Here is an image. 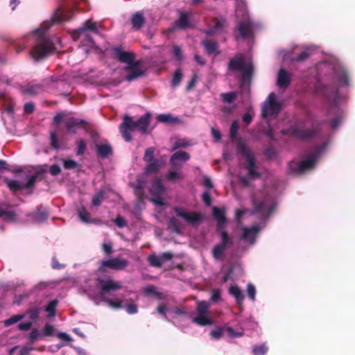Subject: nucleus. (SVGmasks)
Here are the masks:
<instances>
[{
    "label": "nucleus",
    "instance_id": "nucleus-44",
    "mask_svg": "<svg viewBox=\"0 0 355 355\" xmlns=\"http://www.w3.org/2000/svg\"><path fill=\"white\" fill-rule=\"evenodd\" d=\"M155 152V147H149L145 150V153L143 157L144 162H148L150 161L155 160L154 154Z\"/></svg>",
    "mask_w": 355,
    "mask_h": 355
},
{
    "label": "nucleus",
    "instance_id": "nucleus-7",
    "mask_svg": "<svg viewBox=\"0 0 355 355\" xmlns=\"http://www.w3.org/2000/svg\"><path fill=\"white\" fill-rule=\"evenodd\" d=\"M237 150L246 158L243 166L248 170L249 177L252 179L260 178L261 173L257 171L256 160L253 153L248 149L245 143L241 141L237 144Z\"/></svg>",
    "mask_w": 355,
    "mask_h": 355
},
{
    "label": "nucleus",
    "instance_id": "nucleus-47",
    "mask_svg": "<svg viewBox=\"0 0 355 355\" xmlns=\"http://www.w3.org/2000/svg\"><path fill=\"white\" fill-rule=\"evenodd\" d=\"M239 130V123L236 121H234L230 126V137L231 140H234L236 138Z\"/></svg>",
    "mask_w": 355,
    "mask_h": 355
},
{
    "label": "nucleus",
    "instance_id": "nucleus-14",
    "mask_svg": "<svg viewBox=\"0 0 355 355\" xmlns=\"http://www.w3.org/2000/svg\"><path fill=\"white\" fill-rule=\"evenodd\" d=\"M113 53L114 56L123 63H126L128 65L135 62V55L134 53L130 52H126L123 51L121 46L115 47L113 49Z\"/></svg>",
    "mask_w": 355,
    "mask_h": 355
},
{
    "label": "nucleus",
    "instance_id": "nucleus-5",
    "mask_svg": "<svg viewBox=\"0 0 355 355\" xmlns=\"http://www.w3.org/2000/svg\"><path fill=\"white\" fill-rule=\"evenodd\" d=\"M88 31L93 32L95 34H99L97 28L96 23L92 19H89L85 21L83 25L71 32V36L74 41L80 40L81 37L84 38L85 45L94 44V40Z\"/></svg>",
    "mask_w": 355,
    "mask_h": 355
},
{
    "label": "nucleus",
    "instance_id": "nucleus-27",
    "mask_svg": "<svg viewBox=\"0 0 355 355\" xmlns=\"http://www.w3.org/2000/svg\"><path fill=\"white\" fill-rule=\"evenodd\" d=\"M225 223H218V231H220V236H221V241L219 243L224 245L226 248H228L233 243L232 239L228 233L225 231L222 230V229L224 227V225Z\"/></svg>",
    "mask_w": 355,
    "mask_h": 355
},
{
    "label": "nucleus",
    "instance_id": "nucleus-15",
    "mask_svg": "<svg viewBox=\"0 0 355 355\" xmlns=\"http://www.w3.org/2000/svg\"><path fill=\"white\" fill-rule=\"evenodd\" d=\"M64 123L67 131L70 133L76 134V130L80 126L83 128L86 129V126L88 123L80 119L75 118V117H69L64 120Z\"/></svg>",
    "mask_w": 355,
    "mask_h": 355
},
{
    "label": "nucleus",
    "instance_id": "nucleus-20",
    "mask_svg": "<svg viewBox=\"0 0 355 355\" xmlns=\"http://www.w3.org/2000/svg\"><path fill=\"white\" fill-rule=\"evenodd\" d=\"M130 22L133 30L139 31L146 22L143 12L137 11L133 13L130 19Z\"/></svg>",
    "mask_w": 355,
    "mask_h": 355
},
{
    "label": "nucleus",
    "instance_id": "nucleus-60",
    "mask_svg": "<svg viewBox=\"0 0 355 355\" xmlns=\"http://www.w3.org/2000/svg\"><path fill=\"white\" fill-rule=\"evenodd\" d=\"M247 293L249 298L251 299L252 300H254L256 291L254 286L252 284H248L247 288Z\"/></svg>",
    "mask_w": 355,
    "mask_h": 355
},
{
    "label": "nucleus",
    "instance_id": "nucleus-63",
    "mask_svg": "<svg viewBox=\"0 0 355 355\" xmlns=\"http://www.w3.org/2000/svg\"><path fill=\"white\" fill-rule=\"evenodd\" d=\"M49 172L53 176L58 175L61 172L60 166L57 164H53L49 168Z\"/></svg>",
    "mask_w": 355,
    "mask_h": 355
},
{
    "label": "nucleus",
    "instance_id": "nucleus-40",
    "mask_svg": "<svg viewBox=\"0 0 355 355\" xmlns=\"http://www.w3.org/2000/svg\"><path fill=\"white\" fill-rule=\"evenodd\" d=\"M236 98V93L235 92H231L227 93H222L220 94V98L225 103H232Z\"/></svg>",
    "mask_w": 355,
    "mask_h": 355
},
{
    "label": "nucleus",
    "instance_id": "nucleus-31",
    "mask_svg": "<svg viewBox=\"0 0 355 355\" xmlns=\"http://www.w3.org/2000/svg\"><path fill=\"white\" fill-rule=\"evenodd\" d=\"M213 216L217 222H226L225 209L224 207H214Z\"/></svg>",
    "mask_w": 355,
    "mask_h": 355
},
{
    "label": "nucleus",
    "instance_id": "nucleus-53",
    "mask_svg": "<svg viewBox=\"0 0 355 355\" xmlns=\"http://www.w3.org/2000/svg\"><path fill=\"white\" fill-rule=\"evenodd\" d=\"M86 150V143L84 139H80L77 143V155H82Z\"/></svg>",
    "mask_w": 355,
    "mask_h": 355
},
{
    "label": "nucleus",
    "instance_id": "nucleus-43",
    "mask_svg": "<svg viewBox=\"0 0 355 355\" xmlns=\"http://www.w3.org/2000/svg\"><path fill=\"white\" fill-rule=\"evenodd\" d=\"M7 185H8V188L12 191H14V192L20 191L24 188V186L19 181L14 180H8L7 182Z\"/></svg>",
    "mask_w": 355,
    "mask_h": 355
},
{
    "label": "nucleus",
    "instance_id": "nucleus-22",
    "mask_svg": "<svg viewBox=\"0 0 355 355\" xmlns=\"http://www.w3.org/2000/svg\"><path fill=\"white\" fill-rule=\"evenodd\" d=\"M201 44L204 46L206 53L208 55H218L220 53L219 45L216 41L212 40H205L201 42Z\"/></svg>",
    "mask_w": 355,
    "mask_h": 355
},
{
    "label": "nucleus",
    "instance_id": "nucleus-12",
    "mask_svg": "<svg viewBox=\"0 0 355 355\" xmlns=\"http://www.w3.org/2000/svg\"><path fill=\"white\" fill-rule=\"evenodd\" d=\"M164 191V187L162 184V180L159 178H156L153 180L152 186L150 189V192L154 198L152 199L153 202L159 205L164 204L162 195Z\"/></svg>",
    "mask_w": 355,
    "mask_h": 355
},
{
    "label": "nucleus",
    "instance_id": "nucleus-23",
    "mask_svg": "<svg viewBox=\"0 0 355 355\" xmlns=\"http://www.w3.org/2000/svg\"><path fill=\"white\" fill-rule=\"evenodd\" d=\"M237 29L243 39H246L252 35V27L249 21H240Z\"/></svg>",
    "mask_w": 355,
    "mask_h": 355
},
{
    "label": "nucleus",
    "instance_id": "nucleus-6",
    "mask_svg": "<svg viewBox=\"0 0 355 355\" xmlns=\"http://www.w3.org/2000/svg\"><path fill=\"white\" fill-rule=\"evenodd\" d=\"M78 4V0H64L61 6L53 15L54 23L67 21L73 19L75 9Z\"/></svg>",
    "mask_w": 355,
    "mask_h": 355
},
{
    "label": "nucleus",
    "instance_id": "nucleus-58",
    "mask_svg": "<svg viewBox=\"0 0 355 355\" xmlns=\"http://www.w3.org/2000/svg\"><path fill=\"white\" fill-rule=\"evenodd\" d=\"M78 163L73 159L64 160V168L65 169H73L76 168Z\"/></svg>",
    "mask_w": 355,
    "mask_h": 355
},
{
    "label": "nucleus",
    "instance_id": "nucleus-28",
    "mask_svg": "<svg viewBox=\"0 0 355 355\" xmlns=\"http://www.w3.org/2000/svg\"><path fill=\"white\" fill-rule=\"evenodd\" d=\"M229 293L235 297L236 302L239 306L243 304L244 295L238 286L232 285L229 288Z\"/></svg>",
    "mask_w": 355,
    "mask_h": 355
},
{
    "label": "nucleus",
    "instance_id": "nucleus-59",
    "mask_svg": "<svg viewBox=\"0 0 355 355\" xmlns=\"http://www.w3.org/2000/svg\"><path fill=\"white\" fill-rule=\"evenodd\" d=\"M166 309H167V305L164 303H162V304H160L157 306V311L158 313L161 314L163 318L165 319V320H168L167 318V316L166 315Z\"/></svg>",
    "mask_w": 355,
    "mask_h": 355
},
{
    "label": "nucleus",
    "instance_id": "nucleus-54",
    "mask_svg": "<svg viewBox=\"0 0 355 355\" xmlns=\"http://www.w3.org/2000/svg\"><path fill=\"white\" fill-rule=\"evenodd\" d=\"M310 56L309 51H303L298 55L293 58L295 62H303Z\"/></svg>",
    "mask_w": 355,
    "mask_h": 355
},
{
    "label": "nucleus",
    "instance_id": "nucleus-3",
    "mask_svg": "<svg viewBox=\"0 0 355 355\" xmlns=\"http://www.w3.org/2000/svg\"><path fill=\"white\" fill-rule=\"evenodd\" d=\"M101 289L99 295L101 300L106 302L107 305L114 309H120L123 307L122 302L120 300H112L106 297V295L112 291L119 290L122 288V285L119 282L112 279L103 280L98 279Z\"/></svg>",
    "mask_w": 355,
    "mask_h": 355
},
{
    "label": "nucleus",
    "instance_id": "nucleus-45",
    "mask_svg": "<svg viewBox=\"0 0 355 355\" xmlns=\"http://www.w3.org/2000/svg\"><path fill=\"white\" fill-rule=\"evenodd\" d=\"M225 331V328L217 327L215 329L210 332V336L213 339L218 340L222 338Z\"/></svg>",
    "mask_w": 355,
    "mask_h": 355
},
{
    "label": "nucleus",
    "instance_id": "nucleus-50",
    "mask_svg": "<svg viewBox=\"0 0 355 355\" xmlns=\"http://www.w3.org/2000/svg\"><path fill=\"white\" fill-rule=\"evenodd\" d=\"M267 352V347L264 344L261 345H255L252 349L254 355H264Z\"/></svg>",
    "mask_w": 355,
    "mask_h": 355
},
{
    "label": "nucleus",
    "instance_id": "nucleus-19",
    "mask_svg": "<svg viewBox=\"0 0 355 355\" xmlns=\"http://www.w3.org/2000/svg\"><path fill=\"white\" fill-rule=\"evenodd\" d=\"M214 21L215 23L214 25L204 31L207 36H213L218 34L227 24L226 19L224 18H214Z\"/></svg>",
    "mask_w": 355,
    "mask_h": 355
},
{
    "label": "nucleus",
    "instance_id": "nucleus-35",
    "mask_svg": "<svg viewBox=\"0 0 355 355\" xmlns=\"http://www.w3.org/2000/svg\"><path fill=\"white\" fill-rule=\"evenodd\" d=\"M226 248V247L221 245L220 243H218L217 245H216L212 250L214 258L217 260L220 259L223 254H224Z\"/></svg>",
    "mask_w": 355,
    "mask_h": 355
},
{
    "label": "nucleus",
    "instance_id": "nucleus-29",
    "mask_svg": "<svg viewBox=\"0 0 355 355\" xmlns=\"http://www.w3.org/2000/svg\"><path fill=\"white\" fill-rule=\"evenodd\" d=\"M189 14L184 12H181L178 20L175 21V26L180 28L185 29L191 27L189 20Z\"/></svg>",
    "mask_w": 355,
    "mask_h": 355
},
{
    "label": "nucleus",
    "instance_id": "nucleus-11",
    "mask_svg": "<svg viewBox=\"0 0 355 355\" xmlns=\"http://www.w3.org/2000/svg\"><path fill=\"white\" fill-rule=\"evenodd\" d=\"M320 131V124L313 125L310 129H302L297 127H291V135L294 137L306 139L315 137Z\"/></svg>",
    "mask_w": 355,
    "mask_h": 355
},
{
    "label": "nucleus",
    "instance_id": "nucleus-57",
    "mask_svg": "<svg viewBox=\"0 0 355 355\" xmlns=\"http://www.w3.org/2000/svg\"><path fill=\"white\" fill-rule=\"evenodd\" d=\"M15 216V211H6L0 207V217H4V218H6V219L12 220V219H14Z\"/></svg>",
    "mask_w": 355,
    "mask_h": 355
},
{
    "label": "nucleus",
    "instance_id": "nucleus-17",
    "mask_svg": "<svg viewBox=\"0 0 355 355\" xmlns=\"http://www.w3.org/2000/svg\"><path fill=\"white\" fill-rule=\"evenodd\" d=\"M260 229L257 226H252L251 227L242 228V234L240 239L241 240L248 241L251 244H254L256 241V237Z\"/></svg>",
    "mask_w": 355,
    "mask_h": 355
},
{
    "label": "nucleus",
    "instance_id": "nucleus-39",
    "mask_svg": "<svg viewBox=\"0 0 355 355\" xmlns=\"http://www.w3.org/2000/svg\"><path fill=\"white\" fill-rule=\"evenodd\" d=\"M182 78L183 74L182 70L180 69H176L171 81V86L173 87H178L180 84Z\"/></svg>",
    "mask_w": 355,
    "mask_h": 355
},
{
    "label": "nucleus",
    "instance_id": "nucleus-64",
    "mask_svg": "<svg viewBox=\"0 0 355 355\" xmlns=\"http://www.w3.org/2000/svg\"><path fill=\"white\" fill-rule=\"evenodd\" d=\"M55 329L53 326L46 324L44 327V334L46 336H51L53 335Z\"/></svg>",
    "mask_w": 355,
    "mask_h": 355
},
{
    "label": "nucleus",
    "instance_id": "nucleus-33",
    "mask_svg": "<svg viewBox=\"0 0 355 355\" xmlns=\"http://www.w3.org/2000/svg\"><path fill=\"white\" fill-rule=\"evenodd\" d=\"M193 322L200 326L211 325L213 321L207 314L198 315L193 319Z\"/></svg>",
    "mask_w": 355,
    "mask_h": 355
},
{
    "label": "nucleus",
    "instance_id": "nucleus-56",
    "mask_svg": "<svg viewBox=\"0 0 355 355\" xmlns=\"http://www.w3.org/2000/svg\"><path fill=\"white\" fill-rule=\"evenodd\" d=\"M225 331H227V335L231 338H240L243 336V332H237L230 327L225 328Z\"/></svg>",
    "mask_w": 355,
    "mask_h": 355
},
{
    "label": "nucleus",
    "instance_id": "nucleus-21",
    "mask_svg": "<svg viewBox=\"0 0 355 355\" xmlns=\"http://www.w3.org/2000/svg\"><path fill=\"white\" fill-rule=\"evenodd\" d=\"M291 82V74L284 69H281L277 75V84L281 87L286 89L287 88Z\"/></svg>",
    "mask_w": 355,
    "mask_h": 355
},
{
    "label": "nucleus",
    "instance_id": "nucleus-25",
    "mask_svg": "<svg viewBox=\"0 0 355 355\" xmlns=\"http://www.w3.org/2000/svg\"><path fill=\"white\" fill-rule=\"evenodd\" d=\"M49 211L46 207L39 205L36 208L33 218L38 221H46L49 219Z\"/></svg>",
    "mask_w": 355,
    "mask_h": 355
},
{
    "label": "nucleus",
    "instance_id": "nucleus-34",
    "mask_svg": "<svg viewBox=\"0 0 355 355\" xmlns=\"http://www.w3.org/2000/svg\"><path fill=\"white\" fill-rule=\"evenodd\" d=\"M105 191L104 189L99 190L92 198V204L94 207H98L105 199Z\"/></svg>",
    "mask_w": 355,
    "mask_h": 355
},
{
    "label": "nucleus",
    "instance_id": "nucleus-49",
    "mask_svg": "<svg viewBox=\"0 0 355 355\" xmlns=\"http://www.w3.org/2000/svg\"><path fill=\"white\" fill-rule=\"evenodd\" d=\"M338 83L340 86L349 85V78L347 72L343 71L340 73L338 79Z\"/></svg>",
    "mask_w": 355,
    "mask_h": 355
},
{
    "label": "nucleus",
    "instance_id": "nucleus-32",
    "mask_svg": "<svg viewBox=\"0 0 355 355\" xmlns=\"http://www.w3.org/2000/svg\"><path fill=\"white\" fill-rule=\"evenodd\" d=\"M148 164L145 167V173L147 174H153L157 173L159 168H160V164L159 161L156 159L153 161H150L147 162Z\"/></svg>",
    "mask_w": 355,
    "mask_h": 355
},
{
    "label": "nucleus",
    "instance_id": "nucleus-2",
    "mask_svg": "<svg viewBox=\"0 0 355 355\" xmlns=\"http://www.w3.org/2000/svg\"><path fill=\"white\" fill-rule=\"evenodd\" d=\"M276 205L267 200H258L252 199V209L246 208L235 210V219L237 222L243 218L245 215H257L263 219H267L275 210Z\"/></svg>",
    "mask_w": 355,
    "mask_h": 355
},
{
    "label": "nucleus",
    "instance_id": "nucleus-51",
    "mask_svg": "<svg viewBox=\"0 0 355 355\" xmlns=\"http://www.w3.org/2000/svg\"><path fill=\"white\" fill-rule=\"evenodd\" d=\"M23 318H24V315H15L12 316L11 318H10L9 319L6 320L4 321V325L6 327H9V326L17 322L18 321L21 320Z\"/></svg>",
    "mask_w": 355,
    "mask_h": 355
},
{
    "label": "nucleus",
    "instance_id": "nucleus-37",
    "mask_svg": "<svg viewBox=\"0 0 355 355\" xmlns=\"http://www.w3.org/2000/svg\"><path fill=\"white\" fill-rule=\"evenodd\" d=\"M148 262L150 266L155 268H161L162 266V262L159 256H157L155 254H150L148 257Z\"/></svg>",
    "mask_w": 355,
    "mask_h": 355
},
{
    "label": "nucleus",
    "instance_id": "nucleus-46",
    "mask_svg": "<svg viewBox=\"0 0 355 355\" xmlns=\"http://www.w3.org/2000/svg\"><path fill=\"white\" fill-rule=\"evenodd\" d=\"M182 223H168L166 230L171 233L181 234V225Z\"/></svg>",
    "mask_w": 355,
    "mask_h": 355
},
{
    "label": "nucleus",
    "instance_id": "nucleus-42",
    "mask_svg": "<svg viewBox=\"0 0 355 355\" xmlns=\"http://www.w3.org/2000/svg\"><path fill=\"white\" fill-rule=\"evenodd\" d=\"M157 120L162 123H174L178 121L177 118H174L171 114H159L157 116Z\"/></svg>",
    "mask_w": 355,
    "mask_h": 355
},
{
    "label": "nucleus",
    "instance_id": "nucleus-9",
    "mask_svg": "<svg viewBox=\"0 0 355 355\" xmlns=\"http://www.w3.org/2000/svg\"><path fill=\"white\" fill-rule=\"evenodd\" d=\"M281 110V105L276 101V96L274 93H270L265 102L261 110V116L266 118L269 115H277Z\"/></svg>",
    "mask_w": 355,
    "mask_h": 355
},
{
    "label": "nucleus",
    "instance_id": "nucleus-24",
    "mask_svg": "<svg viewBox=\"0 0 355 355\" xmlns=\"http://www.w3.org/2000/svg\"><path fill=\"white\" fill-rule=\"evenodd\" d=\"M190 159V155L184 151H177L172 155L170 159V164L172 166L176 167L178 166V161L187 162Z\"/></svg>",
    "mask_w": 355,
    "mask_h": 355
},
{
    "label": "nucleus",
    "instance_id": "nucleus-52",
    "mask_svg": "<svg viewBox=\"0 0 355 355\" xmlns=\"http://www.w3.org/2000/svg\"><path fill=\"white\" fill-rule=\"evenodd\" d=\"M211 301L216 303L221 300V291L220 289H212L211 291Z\"/></svg>",
    "mask_w": 355,
    "mask_h": 355
},
{
    "label": "nucleus",
    "instance_id": "nucleus-13",
    "mask_svg": "<svg viewBox=\"0 0 355 355\" xmlns=\"http://www.w3.org/2000/svg\"><path fill=\"white\" fill-rule=\"evenodd\" d=\"M142 63V61L139 60L125 67L124 70L128 72V74L125 76V80L130 82L142 76L144 74V71L141 69Z\"/></svg>",
    "mask_w": 355,
    "mask_h": 355
},
{
    "label": "nucleus",
    "instance_id": "nucleus-16",
    "mask_svg": "<svg viewBox=\"0 0 355 355\" xmlns=\"http://www.w3.org/2000/svg\"><path fill=\"white\" fill-rule=\"evenodd\" d=\"M174 211L178 216L182 218L186 222H199L202 217L200 213L187 212L181 207H175Z\"/></svg>",
    "mask_w": 355,
    "mask_h": 355
},
{
    "label": "nucleus",
    "instance_id": "nucleus-10",
    "mask_svg": "<svg viewBox=\"0 0 355 355\" xmlns=\"http://www.w3.org/2000/svg\"><path fill=\"white\" fill-rule=\"evenodd\" d=\"M129 265V261L126 259L119 257L110 259L108 260L103 261L98 268L101 272H105V268L111 270H121L125 269Z\"/></svg>",
    "mask_w": 355,
    "mask_h": 355
},
{
    "label": "nucleus",
    "instance_id": "nucleus-62",
    "mask_svg": "<svg viewBox=\"0 0 355 355\" xmlns=\"http://www.w3.org/2000/svg\"><path fill=\"white\" fill-rule=\"evenodd\" d=\"M202 198L205 204L210 206L211 204V198L209 191H206L202 193Z\"/></svg>",
    "mask_w": 355,
    "mask_h": 355
},
{
    "label": "nucleus",
    "instance_id": "nucleus-8",
    "mask_svg": "<svg viewBox=\"0 0 355 355\" xmlns=\"http://www.w3.org/2000/svg\"><path fill=\"white\" fill-rule=\"evenodd\" d=\"M317 160V155H311L300 162L292 161L289 163V168L291 171L302 174L314 167Z\"/></svg>",
    "mask_w": 355,
    "mask_h": 355
},
{
    "label": "nucleus",
    "instance_id": "nucleus-61",
    "mask_svg": "<svg viewBox=\"0 0 355 355\" xmlns=\"http://www.w3.org/2000/svg\"><path fill=\"white\" fill-rule=\"evenodd\" d=\"M28 312L31 320H36L38 318L40 313L39 309L37 307L30 309Z\"/></svg>",
    "mask_w": 355,
    "mask_h": 355
},
{
    "label": "nucleus",
    "instance_id": "nucleus-1",
    "mask_svg": "<svg viewBox=\"0 0 355 355\" xmlns=\"http://www.w3.org/2000/svg\"><path fill=\"white\" fill-rule=\"evenodd\" d=\"M151 114L149 112L146 113L137 121H133L131 116L125 115L123 119V123L119 126V130L125 141L130 142L132 141L131 132L137 129L141 132L146 134Z\"/></svg>",
    "mask_w": 355,
    "mask_h": 355
},
{
    "label": "nucleus",
    "instance_id": "nucleus-48",
    "mask_svg": "<svg viewBox=\"0 0 355 355\" xmlns=\"http://www.w3.org/2000/svg\"><path fill=\"white\" fill-rule=\"evenodd\" d=\"M191 145V143L190 141L186 139H179L174 143L172 150H175L180 148H185Z\"/></svg>",
    "mask_w": 355,
    "mask_h": 355
},
{
    "label": "nucleus",
    "instance_id": "nucleus-4",
    "mask_svg": "<svg viewBox=\"0 0 355 355\" xmlns=\"http://www.w3.org/2000/svg\"><path fill=\"white\" fill-rule=\"evenodd\" d=\"M40 33L37 43L31 51L30 54L32 58L35 60L44 59L55 50L53 42L49 37L44 35L40 31H37Z\"/></svg>",
    "mask_w": 355,
    "mask_h": 355
},
{
    "label": "nucleus",
    "instance_id": "nucleus-36",
    "mask_svg": "<svg viewBox=\"0 0 355 355\" xmlns=\"http://www.w3.org/2000/svg\"><path fill=\"white\" fill-rule=\"evenodd\" d=\"M242 72V79L243 81L250 80L253 73V67L251 64H248L241 71Z\"/></svg>",
    "mask_w": 355,
    "mask_h": 355
},
{
    "label": "nucleus",
    "instance_id": "nucleus-41",
    "mask_svg": "<svg viewBox=\"0 0 355 355\" xmlns=\"http://www.w3.org/2000/svg\"><path fill=\"white\" fill-rule=\"evenodd\" d=\"M58 304L57 300H51L48 303L45 308V311L49 313V316L54 317L56 313V306Z\"/></svg>",
    "mask_w": 355,
    "mask_h": 355
},
{
    "label": "nucleus",
    "instance_id": "nucleus-55",
    "mask_svg": "<svg viewBox=\"0 0 355 355\" xmlns=\"http://www.w3.org/2000/svg\"><path fill=\"white\" fill-rule=\"evenodd\" d=\"M42 91V87L39 85L31 86L26 89L24 92L30 95H36Z\"/></svg>",
    "mask_w": 355,
    "mask_h": 355
},
{
    "label": "nucleus",
    "instance_id": "nucleus-18",
    "mask_svg": "<svg viewBox=\"0 0 355 355\" xmlns=\"http://www.w3.org/2000/svg\"><path fill=\"white\" fill-rule=\"evenodd\" d=\"M245 65L243 55L239 53L230 59L228 63V69L232 71H241Z\"/></svg>",
    "mask_w": 355,
    "mask_h": 355
},
{
    "label": "nucleus",
    "instance_id": "nucleus-30",
    "mask_svg": "<svg viewBox=\"0 0 355 355\" xmlns=\"http://www.w3.org/2000/svg\"><path fill=\"white\" fill-rule=\"evenodd\" d=\"M45 173V169H40L36 171L33 175L29 176L25 187L27 189L33 187L37 179H42L44 178V174Z\"/></svg>",
    "mask_w": 355,
    "mask_h": 355
},
{
    "label": "nucleus",
    "instance_id": "nucleus-26",
    "mask_svg": "<svg viewBox=\"0 0 355 355\" xmlns=\"http://www.w3.org/2000/svg\"><path fill=\"white\" fill-rule=\"evenodd\" d=\"M113 150L110 144H103L96 146L97 156L101 158H106L112 155Z\"/></svg>",
    "mask_w": 355,
    "mask_h": 355
},
{
    "label": "nucleus",
    "instance_id": "nucleus-38",
    "mask_svg": "<svg viewBox=\"0 0 355 355\" xmlns=\"http://www.w3.org/2000/svg\"><path fill=\"white\" fill-rule=\"evenodd\" d=\"M210 305L206 301H199L197 303L196 310L198 315L207 314Z\"/></svg>",
    "mask_w": 355,
    "mask_h": 355
}]
</instances>
